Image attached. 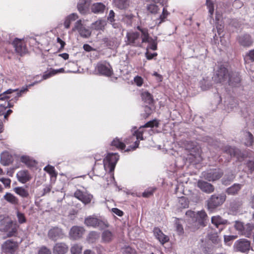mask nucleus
I'll list each match as a JSON object with an SVG mask.
<instances>
[{"instance_id": "f257e3e1", "label": "nucleus", "mask_w": 254, "mask_h": 254, "mask_svg": "<svg viewBox=\"0 0 254 254\" xmlns=\"http://www.w3.org/2000/svg\"><path fill=\"white\" fill-rule=\"evenodd\" d=\"M19 226L8 217H0V231L7 232L6 238L15 237L18 234Z\"/></svg>"}, {"instance_id": "f03ea898", "label": "nucleus", "mask_w": 254, "mask_h": 254, "mask_svg": "<svg viewBox=\"0 0 254 254\" xmlns=\"http://www.w3.org/2000/svg\"><path fill=\"white\" fill-rule=\"evenodd\" d=\"M234 227L240 235L247 238H251L254 232V223L251 222L245 223L241 221H235Z\"/></svg>"}, {"instance_id": "7ed1b4c3", "label": "nucleus", "mask_w": 254, "mask_h": 254, "mask_svg": "<svg viewBox=\"0 0 254 254\" xmlns=\"http://www.w3.org/2000/svg\"><path fill=\"white\" fill-rule=\"evenodd\" d=\"M226 196L223 193L212 195L206 201L207 208L210 211H213L221 206L226 200Z\"/></svg>"}, {"instance_id": "20e7f679", "label": "nucleus", "mask_w": 254, "mask_h": 254, "mask_svg": "<svg viewBox=\"0 0 254 254\" xmlns=\"http://www.w3.org/2000/svg\"><path fill=\"white\" fill-rule=\"evenodd\" d=\"M119 159L117 153H109L106 158L104 160V167L106 172L109 173H113L116 165Z\"/></svg>"}, {"instance_id": "39448f33", "label": "nucleus", "mask_w": 254, "mask_h": 254, "mask_svg": "<svg viewBox=\"0 0 254 254\" xmlns=\"http://www.w3.org/2000/svg\"><path fill=\"white\" fill-rule=\"evenodd\" d=\"M230 73L227 68L223 65H219L213 77L214 82L217 83L224 84L225 82H227Z\"/></svg>"}, {"instance_id": "423d86ee", "label": "nucleus", "mask_w": 254, "mask_h": 254, "mask_svg": "<svg viewBox=\"0 0 254 254\" xmlns=\"http://www.w3.org/2000/svg\"><path fill=\"white\" fill-rule=\"evenodd\" d=\"M137 29L140 31L141 33V43H149L147 50L148 48H149L153 50H156L157 48V43L155 40L149 37L148 29L139 26L137 27Z\"/></svg>"}, {"instance_id": "0eeeda50", "label": "nucleus", "mask_w": 254, "mask_h": 254, "mask_svg": "<svg viewBox=\"0 0 254 254\" xmlns=\"http://www.w3.org/2000/svg\"><path fill=\"white\" fill-rule=\"evenodd\" d=\"M233 248L235 252L248 253L252 249L251 242L245 238L240 239L235 242Z\"/></svg>"}, {"instance_id": "6e6552de", "label": "nucleus", "mask_w": 254, "mask_h": 254, "mask_svg": "<svg viewBox=\"0 0 254 254\" xmlns=\"http://www.w3.org/2000/svg\"><path fill=\"white\" fill-rule=\"evenodd\" d=\"M195 221L189 226L192 231H195L200 228V227H204L206 226L205 221L207 218V215L204 211L201 210L198 211L195 215Z\"/></svg>"}, {"instance_id": "1a4fd4ad", "label": "nucleus", "mask_w": 254, "mask_h": 254, "mask_svg": "<svg viewBox=\"0 0 254 254\" xmlns=\"http://www.w3.org/2000/svg\"><path fill=\"white\" fill-rule=\"evenodd\" d=\"M84 224L88 227H99L104 229L108 227L107 221L98 219L93 216H89L85 218Z\"/></svg>"}, {"instance_id": "9d476101", "label": "nucleus", "mask_w": 254, "mask_h": 254, "mask_svg": "<svg viewBox=\"0 0 254 254\" xmlns=\"http://www.w3.org/2000/svg\"><path fill=\"white\" fill-rule=\"evenodd\" d=\"M223 175V172L220 169H215L202 173L203 179L209 182H213L219 180L222 177Z\"/></svg>"}, {"instance_id": "9b49d317", "label": "nucleus", "mask_w": 254, "mask_h": 254, "mask_svg": "<svg viewBox=\"0 0 254 254\" xmlns=\"http://www.w3.org/2000/svg\"><path fill=\"white\" fill-rule=\"evenodd\" d=\"M18 248L17 242L12 239L6 240L1 245V250L6 254H14Z\"/></svg>"}, {"instance_id": "f8f14e48", "label": "nucleus", "mask_w": 254, "mask_h": 254, "mask_svg": "<svg viewBox=\"0 0 254 254\" xmlns=\"http://www.w3.org/2000/svg\"><path fill=\"white\" fill-rule=\"evenodd\" d=\"M28 91L27 87H23L20 89L19 91L17 89H9L3 92L2 94H0V100H3L5 99H9L11 98V96H8V94H11L13 92H15L16 95L14 97V102L17 100L18 97H19L22 94Z\"/></svg>"}, {"instance_id": "ddd939ff", "label": "nucleus", "mask_w": 254, "mask_h": 254, "mask_svg": "<svg viewBox=\"0 0 254 254\" xmlns=\"http://www.w3.org/2000/svg\"><path fill=\"white\" fill-rule=\"evenodd\" d=\"M140 33L137 32H128L127 34V45L133 47H140L141 42H140Z\"/></svg>"}, {"instance_id": "4468645a", "label": "nucleus", "mask_w": 254, "mask_h": 254, "mask_svg": "<svg viewBox=\"0 0 254 254\" xmlns=\"http://www.w3.org/2000/svg\"><path fill=\"white\" fill-rule=\"evenodd\" d=\"M96 69L100 74L107 76H111L113 74L111 66L109 63H98L96 66Z\"/></svg>"}, {"instance_id": "2eb2a0df", "label": "nucleus", "mask_w": 254, "mask_h": 254, "mask_svg": "<svg viewBox=\"0 0 254 254\" xmlns=\"http://www.w3.org/2000/svg\"><path fill=\"white\" fill-rule=\"evenodd\" d=\"M223 152L230 155L231 157H236L240 161H242L245 157V155L240 149L230 146H225L223 148Z\"/></svg>"}, {"instance_id": "dca6fc26", "label": "nucleus", "mask_w": 254, "mask_h": 254, "mask_svg": "<svg viewBox=\"0 0 254 254\" xmlns=\"http://www.w3.org/2000/svg\"><path fill=\"white\" fill-rule=\"evenodd\" d=\"M74 196L85 205L90 203L93 198L92 194L84 192L79 190H77L74 192Z\"/></svg>"}, {"instance_id": "f3484780", "label": "nucleus", "mask_w": 254, "mask_h": 254, "mask_svg": "<svg viewBox=\"0 0 254 254\" xmlns=\"http://www.w3.org/2000/svg\"><path fill=\"white\" fill-rule=\"evenodd\" d=\"M12 44L15 49L16 53L19 55L22 56L26 53V45L21 39L15 38L12 42Z\"/></svg>"}, {"instance_id": "a211bd4d", "label": "nucleus", "mask_w": 254, "mask_h": 254, "mask_svg": "<svg viewBox=\"0 0 254 254\" xmlns=\"http://www.w3.org/2000/svg\"><path fill=\"white\" fill-rule=\"evenodd\" d=\"M48 236L49 239L56 241L58 239L63 238L64 234L62 229L58 227H55L51 228L49 231Z\"/></svg>"}, {"instance_id": "6ab92c4d", "label": "nucleus", "mask_w": 254, "mask_h": 254, "mask_svg": "<svg viewBox=\"0 0 254 254\" xmlns=\"http://www.w3.org/2000/svg\"><path fill=\"white\" fill-rule=\"evenodd\" d=\"M197 187L203 192L211 193L214 192L215 187L211 184L203 180H199L197 182Z\"/></svg>"}, {"instance_id": "aec40b11", "label": "nucleus", "mask_w": 254, "mask_h": 254, "mask_svg": "<svg viewBox=\"0 0 254 254\" xmlns=\"http://www.w3.org/2000/svg\"><path fill=\"white\" fill-rule=\"evenodd\" d=\"M237 40L239 44L244 47H249L254 42L251 36L247 34L239 36Z\"/></svg>"}, {"instance_id": "412c9836", "label": "nucleus", "mask_w": 254, "mask_h": 254, "mask_svg": "<svg viewBox=\"0 0 254 254\" xmlns=\"http://www.w3.org/2000/svg\"><path fill=\"white\" fill-rule=\"evenodd\" d=\"M85 232L84 229L80 226H73L70 230L69 235L70 237L74 240L80 238Z\"/></svg>"}, {"instance_id": "4be33fe9", "label": "nucleus", "mask_w": 254, "mask_h": 254, "mask_svg": "<svg viewBox=\"0 0 254 254\" xmlns=\"http://www.w3.org/2000/svg\"><path fill=\"white\" fill-rule=\"evenodd\" d=\"M68 251V246L62 242L56 243L53 249L54 254H65Z\"/></svg>"}, {"instance_id": "5701e85b", "label": "nucleus", "mask_w": 254, "mask_h": 254, "mask_svg": "<svg viewBox=\"0 0 254 254\" xmlns=\"http://www.w3.org/2000/svg\"><path fill=\"white\" fill-rule=\"evenodd\" d=\"M241 81V78L239 74L236 72H230L227 83L229 85L235 86L239 84Z\"/></svg>"}, {"instance_id": "b1692460", "label": "nucleus", "mask_w": 254, "mask_h": 254, "mask_svg": "<svg viewBox=\"0 0 254 254\" xmlns=\"http://www.w3.org/2000/svg\"><path fill=\"white\" fill-rule=\"evenodd\" d=\"M91 2V0H79L77 7L79 12L85 14L88 10Z\"/></svg>"}, {"instance_id": "393cba45", "label": "nucleus", "mask_w": 254, "mask_h": 254, "mask_svg": "<svg viewBox=\"0 0 254 254\" xmlns=\"http://www.w3.org/2000/svg\"><path fill=\"white\" fill-rule=\"evenodd\" d=\"M13 161L11 155L8 152H2L0 155V163L3 166H8Z\"/></svg>"}, {"instance_id": "a878e982", "label": "nucleus", "mask_w": 254, "mask_h": 254, "mask_svg": "<svg viewBox=\"0 0 254 254\" xmlns=\"http://www.w3.org/2000/svg\"><path fill=\"white\" fill-rule=\"evenodd\" d=\"M153 232L155 237L161 244H163L169 241L168 237L165 235L159 228H154Z\"/></svg>"}, {"instance_id": "bb28decb", "label": "nucleus", "mask_w": 254, "mask_h": 254, "mask_svg": "<svg viewBox=\"0 0 254 254\" xmlns=\"http://www.w3.org/2000/svg\"><path fill=\"white\" fill-rule=\"evenodd\" d=\"M242 186V185L240 184H234L233 185L226 189V192L228 195H237L241 190Z\"/></svg>"}, {"instance_id": "cd10ccee", "label": "nucleus", "mask_w": 254, "mask_h": 254, "mask_svg": "<svg viewBox=\"0 0 254 254\" xmlns=\"http://www.w3.org/2000/svg\"><path fill=\"white\" fill-rule=\"evenodd\" d=\"M211 223L217 228H219L220 225H225L229 224L227 220L223 219L219 215L212 217Z\"/></svg>"}, {"instance_id": "c85d7f7f", "label": "nucleus", "mask_w": 254, "mask_h": 254, "mask_svg": "<svg viewBox=\"0 0 254 254\" xmlns=\"http://www.w3.org/2000/svg\"><path fill=\"white\" fill-rule=\"evenodd\" d=\"M17 176L18 180L22 183H26L31 179V177L28 172L25 170L19 171L17 174Z\"/></svg>"}, {"instance_id": "c756f323", "label": "nucleus", "mask_w": 254, "mask_h": 254, "mask_svg": "<svg viewBox=\"0 0 254 254\" xmlns=\"http://www.w3.org/2000/svg\"><path fill=\"white\" fill-rule=\"evenodd\" d=\"M105 5L102 2L93 3L91 7V11L94 13H103L105 10Z\"/></svg>"}, {"instance_id": "7c9ffc66", "label": "nucleus", "mask_w": 254, "mask_h": 254, "mask_svg": "<svg viewBox=\"0 0 254 254\" xmlns=\"http://www.w3.org/2000/svg\"><path fill=\"white\" fill-rule=\"evenodd\" d=\"M114 5L120 9L127 8L129 5V0H113Z\"/></svg>"}, {"instance_id": "2f4dec72", "label": "nucleus", "mask_w": 254, "mask_h": 254, "mask_svg": "<svg viewBox=\"0 0 254 254\" xmlns=\"http://www.w3.org/2000/svg\"><path fill=\"white\" fill-rule=\"evenodd\" d=\"M3 198L8 202L13 205H16L19 204L18 199L11 193L6 192L3 196Z\"/></svg>"}, {"instance_id": "473e14b6", "label": "nucleus", "mask_w": 254, "mask_h": 254, "mask_svg": "<svg viewBox=\"0 0 254 254\" xmlns=\"http://www.w3.org/2000/svg\"><path fill=\"white\" fill-rule=\"evenodd\" d=\"M78 18V16L76 13H73L68 15L65 18L64 22V26L66 29H68L70 27V23L72 21H75Z\"/></svg>"}, {"instance_id": "72a5a7b5", "label": "nucleus", "mask_w": 254, "mask_h": 254, "mask_svg": "<svg viewBox=\"0 0 254 254\" xmlns=\"http://www.w3.org/2000/svg\"><path fill=\"white\" fill-rule=\"evenodd\" d=\"M114 236L112 233L109 230L104 231L102 234V239L105 243H109L113 239Z\"/></svg>"}, {"instance_id": "f704fd0d", "label": "nucleus", "mask_w": 254, "mask_h": 254, "mask_svg": "<svg viewBox=\"0 0 254 254\" xmlns=\"http://www.w3.org/2000/svg\"><path fill=\"white\" fill-rule=\"evenodd\" d=\"M142 100L146 104H151L153 101L152 95L148 91H144L141 95Z\"/></svg>"}, {"instance_id": "c9c22d12", "label": "nucleus", "mask_w": 254, "mask_h": 254, "mask_svg": "<svg viewBox=\"0 0 254 254\" xmlns=\"http://www.w3.org/2000/svg\"><path fill=\"white\" fill-rule=\"evenodd\" d=\"M103 41L109 48H112L116 45V38L114 37L104 38Z\"/></svg>"}, {"instance_id": "e433bc0d", "label": "nucleus", "mask_w": 254, "mask_h": 254, "mask_svg": "<svg viewBox=\"0 0 254 254\" xmlns=\"http://www.w3.org/2000/svg\"><path fill=\"white\" fill-rule=\"evenodd\" d=\"M243 201L240 199H236L230 203V208L232 211H238L242 206Z\"/></svg>"}, {"instance_id": "4c0bfd02", "label": "nucleus", "mask_w": 254, "mask_h": 254, "mask_svg": "<svg viewBox=\"0 0 254 254\" xmlns=\"http://www.w3.org/2000/svg\"><path fill=\"white\" fill-rule=\"evenodd\" d=\"M106 25L105 20L100 19L92 24V27L96 30H103Z\"/></svg>"}, {"instance_id": "58836bf2", "label": "nucleus", "mask_w": 254, "mask_h": 254, "mask_svg": "<svg viewBox=\"0 0 254 254\" xmlns=\"http://www.w3.org/2000/svg\"><path fill=\"white\" fill-rule=\"evenodd\" d=\"M14 191L22 197H28L29 192L27 190L22 187H16L13 189Z\"/></svg>"}, {"instance_id": "ea45409f", "label": "nucleus", "mask_w": 254, "mask_h": 254, "mask_svg": "<svg viewBox=\"0 0 254 254\" xmlns=\"http://www.w3.org/2000/svg\"><path fill=\"white\" fill-rule=\"evenodd\" d=\"M208 239L215 245H218L221 242V240L218 235L217 233H210L208 234Z\"/></svg>"}, {"instance_id": "a19ab883", "label": "nucleus", "mask_w": 254, "mask_h": 254, "mask_svg": "<svg viewBox=\"0 0 254 254\" xmlns=\"http://www.w3.org/2000/svg\"><path fill=\"white\" fill-rule=\"evenodd\" d=\"M111 146H115L117 148L123 150L126 148V145L118 138L114 139L111 142Z\"/></svg>"}, {"instance_id": "79ce46f5", "label": "nucleus", "mask_w": 254, "mask_h": 254, "mask_svg": "<svg viewBox=\"0 0 254 254\" xmlns=\"http://www.w3.org/2000/svg\"><path fill=\"white\" fill-rule=\"evenodd\" d=\"M146 10L148 13L155 14L159 10V8L155 4H150L146 6Z\"/></svg>"}, {"instance_id": "37998d69", "label": "nucleus", "mask_w": 254, "mask_h": 254, "mask_svg": "<svg viewBox=\"0 0 254 254\" xmlns=\"http://www.w3.org/2000/svg\"><path fill=\"white\" fill-rule=\"evenodd\" d=\"M246 141L245 144L247 146H251L254 143V136L253 134L250 131H247L246 132Z\"/></svg>"}, {"instance_id": "c03bdc74", "label": "nucleus", "mask_w": 254, "mask_h": 254, "mask_svg": "<svg viewBox=\"0 0 254 254\" xmlns=\"http://www.w3.org/2000/svg\"><path fill=\"white\" fill-rule=\"evenodd\" d=\"M20 160L22 162L25 163L28 166H34L35 163V161L33 160L29 156H22L20 158Z\"/></svg>"}, {"instance_id": "a18cd8bd", "label": "nucleus", "mask_w": 254, "mask_h": 254, "mask_svg": "<svg viewBox=\"0 0 254 254\" xmlns=\"http://www.w3.org/2000/svg\"><path fill=\"white\" fill-rule=\"evenodd\" d=\"M175 227L176 230L177 231L179 235H182L184 233V228L180 222V220L178 218L175 219Z\"/></svg>"}, {"instance_id": "49530a36", "label": "nucleus", "mask_w": 254, "mask_h": 254, "mask_svg": "<svg viewBox=\"0 0 254 254\" xmlns=\"http://www.w3.org/2000/svg\"><path fill=\"white\" fill-rule=\"evenodd\" d=\"M159 123L157 120H153L146 123L144 126L140 127V129H142L143 127H158Z\"/></svg>"}, {"instance_id": "de8ad7c7", "label": "nucleus", "mask_w": 254, "mask_h": 254, "mask_svg": "<svg viewBox=\"0 0 254 254\" xmlns=\"http://www.w3.org/2000/svg\"><path fill=\"white\" fill-rule=\"evenodd\" d=\"M99 236L98 233L95 231H92L89 233L87 237L89 242L93 243L99 238Z\"/></svg>"}, {"instance_id": "09e8293b", "label": "nucleus", "mask_w": 254, "mask_h": 254, "mask_svg": "<svg viewBox=\"0 0 254 254\" xmlns=\"http://www.w3.org/2000/svg\"><path fill=\"white\" fill-rule=\"evenodd\" d=\"M78 32L80 36L84 38H88L91 35L90 31L84 26Z\"/></svg>"}, {"instance_id": "8fccbe9b", "label": "nucleus", "mask_w": 254, "mask_h": 254, "mask_svg": "<svg viewBox=\"0 0 254 254\" xmlns=\"http://www.w3.org/2000/svg\"><path fill=\"white\" fill-rule=\"evenodd\" d=\"M64 71V69L63 68H60L59 70L52 69L49 73H46V74H44L43 76V78L44 79H46L47 78L51 77V76H52L53 75L56 74L57 73H59V72H63Z\"/></svg>"}, {"instance_id": "3c124183", "label": "nucleus", "mask_w": 254, "mask_h": 254, "mask_svg": "<svg viewBox=\"0 0 254 254\" xmlns=\"http://www.w3.org/2000/svg\"><path fill=\"white\" fill-rule=\"evenodd\" d=\"M82 251V247L79 245H74L70 249L71 254H80Z\"/></svg>"}, {"instance_id": "603ef678", "label": "nucleus", "mask_w": 254, "mask_h": 254, "mask_svg": "<svg viewBox=\"0 0 254 254\" xmlns=\"http://www.w3.org/2000/svg\"><path fill=\"white\" fill-rule=\"evenodd\" d=\"M16 216L19 224H23L26 222V219L24 213L18 211L16 212Z\"/></svg>"}, {"instance_id": "864d4df0", "label": "nucleus", "mask_w": 254, "mask_h": 254, "mask_svg": "<svg viewBox=\"0 0 254 254\" xmlns=\"http://www.w3.org/2000/svg\"><path fill=\"white\" fill-rule=\"evenodd\" d=\"M179 202L182 208H186L188 207V201L186 197L182 196L179 198Z\"/></svg>"}, {"instance_id": "5fc2aeb1", "label": "nucleus", "mask_w": 254, "mask_h": 254, "mask_svg": "<svg viewBox=\"0 0 254 254\" xmlns=\"http://www.w3.org/2000/svg\"><path fill=\"white\" fill-rule=\"evenodd\" d=\"M38 254H52L51 250L46 246L40 247L38 250Z\"/></svg>"}, {"instance_id": "6e6d98bb", "label": "nucleus", "mask_w": 254, "mask_h": 254, "mask_svg": "<svg viewBox=\"0 0 254 254\" xmlns=\"http://www.w3.org/2000/svg\"><path fill=\"white\" fill-rule=\"evenodd\" d=\"M206 4L208 9H209V13L212 15L214 12L213 3L210 0H206Z\"/></svg>"}, {"instance_id": "4d7b16f0", "label": "nucleus", "mask_w": 254, "mask_h": 254, "mask_svg": "<svg viewBox=\"0 0 254 254\" xmlns=\"http://www.w3.org/2000/svg\"><path fill=\"white\" fill-rule=\"evenodd\" d=\"M155 190V188L148 189L143 192L142 196L144 197H149L153 194Z\"/></svg>"}, {"instance_id": "13d9d810", "label": "nucleus", "mask_w": 254, "mask_h": 254, "mask_svg": "<svg viewBox=\"0 0 254 254\" xmlns=\"http://www.w3.org/2000/svg\"><path fill=\"white\" fill-rule=\"evenodd\" d=\"M44 170L47 171L52 176H56L57 175L55 168L52 166H47L45 167Z\"/></svg>"}, {"instance_id": "bf43d9fd", "label": "nucleus", "mask_w": 254, "mask_h": 254, "mask_svg": "<svg viewBox=\"0 0 254 254\" xmlns=\"http://www.w3.org/2000/svg\"><path fill=\"white\" fill-rule=\"evenodd\" d=\"M186 149L188 150H191L195 146L194 143L192 141H186L184 143Z\"/></svg>"}, {"instance_id": "052dcab7", "label": "nucleus", "mask_w": 254, "mask_h": 254, "mask_svg": "<svg viewBox=\"0 0 254 254\" xmlns=\"http://www.w3.org/2000/svg\"><path fill=\"white\" fill-rule=\"evenodd\" d=\"M167 16H165L164 14H161L159 17L156 19V23L158 26L160 25L162 22L165 21Z\"/></svg>"}, {"instance_id": "680f3d73", "label": "nucleus", "mask_w": 254, "mask_h": 254, "mask_svg": "<svg viewBox=\"0 0 254 254\" xmlns=\"http://www.w3.org/2000/svg\"><path fill=\"white\" fill-rule=\"evenodd\" d=\"M83 27V26L81 23V20H79L75 22L73 30H77L79 32Z\"/></svg>"}, {"instance_id": "e2e57ef3", "label": "nucleus", "mask_w": 254, "mask_h": 254, "mask_svg": "<svg viewBox=\"0 0 254 254\" xmlns=\"http://www.w3.org/2000/svg\"><path fill=\"white\" fill-rule=\"evenodd\" d=\"M0 181L3 184L5 187H9L10 185L11 180L8 178H1Z\"/></svg>"}, {"instance_id": "0e129e2a", "label": "nucleus", "mask_w": 254, "mask_h": 254, "mask_svg": "<svg viewBox=\"0 0 254 254\" xmlns=\"http://www.w3.org/2000/svg\"><path fill=\"white\" fill-rule=\"evenodd\" d=\"M157 56V54L156 53H149L148 50H147L146 52L145 53V56L147 60H152L154 57H156Z\"/></svg>"}, {"instance_id": "69168bd1", "label": "nucleus", "mask_w": 254, "mask_h": 254, "mask_svg": "<svg viewBox=\"0 0 254 254\" xmlns=\"http://www.w3.org/2000/svg\"><path fill=\"white\" fill-rule=\"evenodd\" d=\"M237 238V236H234V235L225 236H224V241L225 243H227L228 242H230L233 240L236 239Z\"/></svg>"}, {"instance_id": "338daca9", "label": "nucleus", "mask_w": 254, "mask_h": 254, "mask_svg": "<svg viewBox=\"0 0 254 254\" xmlns=\"http://www.w3.org/2000/svg\"><path fill=\"white\" fill-rule=\"evenodd\" d=\"M134 80L136 84L138 86L142 85L143 83V79L141 77L137 76L134 78Z\"/></svg>"}, {"instance_id": "774afa93", "label": "nucleus", "mask_w": 254, "mask_h": 254, "mask_svg": "<svg viewBox=\"0 0 254 254\" xmlns=\"http://www.w3.org/2000/svg\"><path fill=\"white\" fill-rule=\"evenodd\" d=\"M115 13L113 10H111L109 12V16L107 18L108 20L111 22H113L115 21Z\"/></svg>"}]
</instances>
